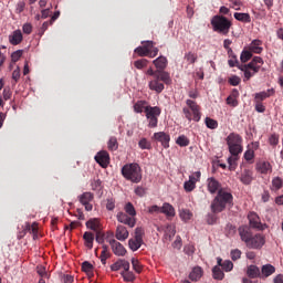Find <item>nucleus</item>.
Masks as SVG:
<instances>
[{"instance_id":"1","label":"nucleus","mask_w":283,"mask_h":283,"mask_svg":"<svg viewBox=\"0 0 283 283\" xmlns=\"http://www.w3.org/2000/svg\"><path fill=\"white\" fill-rule=\"evenodd\" d=\"M208 191L211 193H216L218 191L217 197L211 203L212 213H222L223 209L233 205V195L224 189H220V182H218L213 177L208 178Z\"/></svg>"},{"instance_id":"2","label":"nucleus","mask_w":283,"mask_h":283,"mask_svg":"<svg viewBox=\"0 0 283 283\" xmlns=\"http://www.w3.org/2000/svg\"><path fill=\"white\" fill-rule=\"evenodd\" d=\"M146 75L149 76L148 87L156 94H161L165 90L166 85H171V75L166 71H154V69L149 67L146 71Z\"/></svg>"},{"instance_id":"3","label":"nucleus","mask_w":283,"mask_h":283,"mask_svg":"<svg viewBox=\"0 0 283 283\" xmlns=\"http://www.w3.org/2000/svg\"><path fill=\"white\" fill-rule=\"evenodd\" d=\"M228 64L231 67H239L241 72L244 74V80L243 81H249L251 77L255 76L260 72V69L262 65H264V60L260 56H254L252 61L248 64H241L239 65L238 63V57L235 55H232L230 60L228 61Z\"/></svg>"},{"instance_id":"4","label":"nucleus","mask_w":283,"mask_h":283,"mask_svg":"<svg viewBox=\"0 0 283 283\" xmlns=\"http://www.w3.org/2000/svg\"><path fill=\"white\" fill-rule=\"evenodd\" d=\"M122 176H124L126 180L135 182L136 185L143 180V171L140 166L136 163L126 164L124 167H122Z\"/></svg>"},{"instance_id":"5","label":"nucleus","mask_w":283,"mask_h":283,"mask_svg":"<svg viewBox=\"0 0 283 283\" xmlns=\"http://www.w3.org/2000/svg\"><path fill=\"white\" fill-rule=\"evenodd\" d=\"M211 25L214 32L227 35L231 30V22L223 15H214L211 19Z\"/></svg>"},{"instance_id":"6","label":"nucleus","mask_w":283,"mask_h":283,"mask_svg":"<svg viewBox=\"0 0 283 283\" xmlns=\"http://www.w3.org/2000/svg\"><path fill=\"white\" fill-rule=\"evenodd\" d=\"M227 145L229 147V151L231 156H238L242 154V136L237 133H231L226 138Z\"/></svg>"},{"instance_id":"7","label":"nucleus","mask_w":283,"mask_h":283,"mask_svg":"<svg viewBox=\"0 0 283 283\" xmlns=\"http://www.w3.org/2000/svg\"><path fill=\"white\" fill-rule=\"evenodd\" d=\"M186 105H188L189 108H184V114L187 120H195V123H199L201 118L200 114V106L192 99H187Z\"/></svg>"},{"instance_id":"8","label":"nucleus","mask_w":283,"mask_h":283,"mask_svg":"<svg viewBox=\"0 0 283 283\" xmlns=\"http://www.w3.org/2000/svg\"><path fill=\"white\" fill-rule=\"evenodd\" d=\"M145 114L148 122V127H150V129L158 127V116H160V107L146 106Z\"/></svg>"},{"instance_id":"9","label":"nucleus","mask_w":283,"mask_h":283,"mask_svg":"<svg viewBox=\"0 0 283 283\" xmlns=\"http://www.w3.org/2000/svg\"><path fill=\"white\" fill-rule=\"evenodd\" d=\"M200 176H202L200 171H195L192 175H190L189 180L184 182L185 191L188 193L193 191V189H196V184L200 182Z\"/></svg>"},{"instance_id":"10","label":"nucleus","mask_w":283,"mask_h":283,"mask_svg":"<svg viewBox=\"0 0 283 283\" xmlns=\"http://www.w3.org/2000/svg\"><path fill=\"white\" fill-rule=\"evenodd\" d=\"M266 244V240L262 234H255L250 238V241L247 242L245 247L248 249H262Z\"/></svg>"},{"instance_id":"11","label":"nucleus","mask_w":283,"mask_h":283,"mask_svg":"<svg viewBox=\"0 0 283 283\" xmlns=\"http://www.w3.org/2000/svg\"><path fill=\"white\" fill-rule=\"evenodd\" d=\"M248 220L252 229H259V231H264L266 229V224H262L260 217L255 212H250L248 214Z\"/></svg>"},{"instance_id":"12","label":"nucleus","mask_w":283,"mask_h":283,"mask_svg":"<svg viewBox=\"0 0 283 283\" xmlns=\"http://www.w3.org/2000/svg\"><path fill=\"white\" fill-rule=\"evenodd\" d=\"M255 169L258 174H262L263 176L273 174V166L266 160H259L255 165Z\"/></svg>"},{"instance_id":"13","label":"nucleus","mask_w":283,"mask_h":283,"mask_svg":"<svg viewBox=\"0 0 283 283\" xmlns=\"http://www.w3.org/2000/svg\"><path fill=\"white\" fill-rule=\"evenodd\" d=\"M92 200H94V195L92 192H83L82 195L78 196V201L83 207H85L86 211H92L94 207L92 206Z\"/></svg>"},{"instance_id":"14","label":"nucleus","mask_w":283,"mask_h":283,"mask_svg":"<svg viewBox=\"0 0 283 283\" xmlns=\"http://www.w3.org/2000/svg\"><path fill=\"white\" fill-rule=\"evenodd\" d=\"M116 218L122 224H127V227H130V229L136 227V218L129 217L125 212H118Z\"/></svg>"},{"instance_id":"15","label":"nucleus","mask_w":283,"mask_h":283,"mask_svg":"<svg viewBox=\"0 0 283 283\" xmlns=\"http://www.w3.org/2000/svg\"><path fill=\"white\" fill-rule=\"evenodd\" d=\"M108 243L111 244L112 251L115 255L123 258L125 253H127V250L125 249V247H123L120 242L116 241L115 239L108 240Z\"/></svg>"},{"instance_id":"16","label":"nucleus","mask_w":283,"mask_h":283,"mask_svg":"<svg viewBox=\"0 0 283 283\" xmlns=\"http://www.w3.org/2000/svg\"><path fill=\"white\" fill-rule=\"evenodd\" d=\"M154 138L157 140V143H160L165 149H169V140H171L169 134L158 132L154 134Z\"/></svg>"},{"instance_id":"17","label":"nucleus","mask_w":283,"mask_h":283,"mask_svg":"<svg viewBox=\"0 0 283 283\" xmlns=\"http://www.w3.org/2000/svg\"><path fill=\"white\" fill-rule=\"evenodd\" d=\"M95 160L98 165H101V167H107V165H109V153L101 150L96 154Z\"/></svg>"},{"instance_id":"18","label":"nucleus","mask_w":283,"mask_h":283,"mask_svg":"<svg viewBox=\"0 0 283 283\" xmlns=\"http://www.w3.org/2000/svg\"><path fill=\"white\" fill-rule=\"evenodd\" d=\"M239 235H240V239L242 240V242L245 243V245L253 237V234L251 233V229L247 226L239 227Z\"/></svg>"},{"instance_id":"19","label":"nucleus","mask_w":283,"mask_h":283,"mask_svg":"<svg viewBox=\"0 0 283 283\" xmlns=\"http://www.w3.org/2000/svg\"><path fill=\"white\" fill-rule=\"evenodd\" d=\"M115 238L120 242H125L129 238V231H127L125 226H117Z\"/></svg>"},{"instance_id":"20","label":"nucleus","mask_w":283,"mask_h":283,"mask_svg":"<svg viewBox=\"0 0 283 283\" xmlns=\"http://www.w3.org/2000/svg\"><path fill=\"white\" fill-rule=\"evenodd\" d=\"M23 41V33L21 30H15L9 35V43L11 45H19Z\"/></svg>"},{"instance_id":"21","label":"nucleus","mask_w":283,"mask_h":283,"mask_svg":"<svg viewBox=\"0 0 283 283\" xmlns=\"http://www.w3.org/2000/svg\"><path fill=\"white\" fill-rule=\"evenodd\" d=\"M202 275H205V271L200 266L197 265V266L192 268V270L190 271L189 280H191V282H198V281H200Z\"/></svg>"},{"instance_id":"22","label":"nucleus","mask_w":283,"mask_h":283,"mask_svg":"<svg viewBox=\"0 0 283 283\" xmlns=\"http://www.w3.org/2000/svg\"><path fill=\"white\" fill-rule=\"evenodd\" d=\"M120 269L129 271V261L119 259L111 265V271H120Z\"/></svg>"},{"instance_id":"23","label":"nucleus","mask_w":283,"mask_h":283,"mask_svg":"<svg viewBox=\"0 0 283 283\" xmlns=\"http://www.w3.org/2000/svg\"><path fill=\"white\" fill-rule=\"evenodd\" d=\"M240 181H241L243 185H251V182H253V171H252V170H249V169H244V170L241 172Z\"/></svg>"},{"instance_id":"24","label":"nucleus","mask_w":283,"mask_h":283,"mask_svg":"<svg viewBox=\"0 0 283 283\" xmlns=\"http://www.w3.org/2000/svg\"><path fill=\"white\" fill-rule=\"evenodd\" d=\"M143 43V48H146L147 52L150 53L149 59H156V56H158V48H154V41H146Z\"/></svg>"},{"instance_id":"25","label":"nucleus","mask_w":283,"mask_h":283,"mask_svg":"<svg viewBox=\"0 0 283 283\" xmlns=\"http://www.w3.org/2000/svg\"><path fill=\"white\" fill-rule=\"evenodd\" d=\"M165 234H164V240H167L168 242H171L174 237L176 235V226L174 224H167L165 227Z\"/></svg>"},{"instance_id":"26","label":"nucleus","mask_w":283,"mask_h":283,"mask_svg":"<svg viewBox=\"0 0 283 283\" xmlns=\"http://www.w3.org/2000/svg\"><path fill=\"white\" fill-rule=\"evenodd\" d=\"M161 213L166 216L167 218H174L176 216V209L171 203L165 202L161 207Z\"/></svg>"},{"instance_id":"27","label":"nucleus","mask_w":283,"mask_h":283,"mask_svg":"<svg viewBox=\"0 0 283 283\" xmlns=\"http://www.w3.org/2000/svg\"><path fill=\"white\" fill-rule=\"evenodd\" d=\"M274 94H275V90L270 88L268 91L256 93L254 98L256 102L262 103V101L269 98L270 96H273Z\"/></svg>"},{"instance_id":"28","label":"nucleus","mask_w":283,"mask_h":283,"mask_svg":"<svg viewBox=\"0 0 283 283\" xmlns=\"http://www.w3.org/2000/svg\"><path fill=\"white\" fill-rule=\"evenodd\" d=\"M248 50L254 54H262V40H253L248 46Z\"/></svg>"},{"instance_id":"29","label":"nucleus","mask_w":283,"mask_h":283,"mask_svg":"<svg viewBox=\"0 0 283 283\" xmlns=\"http://www.w3.org/2000/svg\"><path fill=\"white\" fill-rule=\"evenodd\" d=\"M153 63L159 72H165V67H167V57L159 56L156 60H154Z\"/></svg>"},{"instance_id":"30","label":"nucleus","mask_w":283,"mask_h":283,"mask_svg":"<svg viewBox=\"0 0 283 283\" xmlns=\"http://www.w3.org/2000/svg\"><path fill=\"white\" fill-rule=\"evenodd\" d=\"M128 247L130 251H138L140 247H143V239H138L136 237L128 240Z\"/></svg>"},{"instance_id":"31","label":"nucleus","mask_w":283,"mask_h":283,"mask_svg":"<svg viewBox=\"0 0 283 283\" xmlns=\"http://www.w3.org/2000/svg\"><path fill=\"white\" fill-rule=\"evenodd\" d=\"M238 96H240V93L234 88L231 95L228 96L227 104L230 105V107H238Z\"/></svg>"},{"instance_id":"32","label":"nucleus","mask_w":283,"mask_h":283,"mask_svg":"<svg viewBox=\"0 0 283 283\" xmlns=\"http://www.w3.org/2000/svg\"><path fill=\"white\" fill-rule=\"evenodd\" d=\"M248 277L251 280H255V277H260V268L258 265H249L247 270Z\"/></svg>"},{"instance_id":"33","label":"nucleus","mask_w":283,"mask_h":283,"mask_svg":"<svg viewBox=\"0 0 283 283\" xmlns=\"http://www.w3.org/2000/svg\"><path fill=\"white\" fill-rule=\"evenodd\" d=\"M83 238L85 247H87L90 250L94 249V233L85 232Z\"/></svg>"},{"instance_id":"34","label":"nucleus","mask_w":283,"mask_h":283,"mask_svg":"<svg viewBox=\"0 0 283 283\" xmlns=\"http://www.w3.org/2000/svg\"><path fill=\"white\" fill-rule=\"evenodd\" d=\"M86 227L87 229H91V231H95L97 233L101 229V221L98 219H91L86 222Z\"/></svg>"},{"instance_id":"35","label":"nucleus","mask_w":283,"mask_h":283,"mask_svg":"<svg viewBox=\"0 0 283 283\" xmlns=\"http://www.w3.org/2000/svg\"><path fill=\"white\" fill-rule=\"evenodd\" d=\"M179 217L182 220V222H189V220L193 218V212H191V210L189 209H181L179 211Z\"/></svg>"},{"instance_id":"36","label":"nucleus","mask_w":283,"mask_h":283,"mask_svg":"<svg viewBox=\"0 0 283 283\" xmlns=\"http://www.w3.org/2000/svg\"><path fill=\"white\" fill-rule=\"evenodd\" d=\"M261 273L263 277H270V275H273V273H275V266L271 264H265L262 266Z\"/></svg>"},{"instance_id":"37","label":"nucleus","mask_w":283,"mask_h":283,"mask_svg":"<svg viewBox=\"0 0 283 283\" xmlns=\"http://www.w3.org/2000/svg\"><path fill=\"white\" fill-rule=\"evenodd\" d=\"M234 19L241 21V23H251V15L249 13H234Z\"/></svg>"},{"instance_id":"38","label":"nucleus","mask_w":283,"mask_h":283,"mask_svg":"<svg viewBox=\"0 0 283 283\" xmlns=\"http://www.w3.org/2000/svg\"><path fill=\"white\" fill-rule=\"evenodd\" d=\"M212 276L214 280H224V272H222V269H220V266H214L212 269Z\"/></svg>"},{"instance_id":"39","label":"nucleus","mask_w":283,"mask_h":283,"mask_svg":"<svg viewBox=\"0 0 283 283\" xmlns=\"http://www.w3.org/2000/svg\"><path fill=\"white\" fill-rule=\"evenodd\" d=\"M124 211L130 216V218H134L136 216V208H134V205L132 202H127L124 207Z\"/></svg>"},{"instance_id":"40","label":"nucleus","mask_w":283,"mask_h":283,"mask_svg":"<svg viewBox=\"0 0 283 283\" xmlns=\"http://www.w3.org/2000/svg\"><path fill=\"white\" fill-rule=\"evenodd\" d=\"M120 275L122 277H124L125 282H134V280H136L134 272H129V270L128 271L124 270L123 272H120Z\"/></svg>"},{"instance_id":"41","label":"nucleus","mask_w":283,"mask_h":283,"mask_svg":"<svg viewBox=\"0 0 283 283\" xmlns=\"http://www.w3.org/2000/svg\"><path fill=\"white\" fill-rule=\"evenodd\" d=\"M36 273L42 280H48V277H50V275L48 274V270L43 265L36 266Z\"/></svg>"},{"instance_id":"42","label":"nucleus","mask_w":283,"mask_h":283,"mask_svg":"<svg viewBox=\"0 0 283 283\" xmlns=\"http://www.w3.org/2000/svg\"><path fill=\"white\" fill-rule=\"evenodd\" d=\"M145 101H138L135 105H134V112H136V114H143V112L145 111V108H147V106H145Z\"/></svg>"},{"instance_id":"43","label":"nucleus","mask_w":283,"mask_h":283,"mask_svg":"<svg viewBox=\"0 0 283 283\" xmlns=\"http://www.w3.org/2000/svg\"><path fill=\"white\" fill-rule=\"evenodd\" d=\"M176 143L179 145V147H189V138L185 135H180L177 139Z\"/></svg>"},{"instance_id":"44","label":"nucleus","mask_w":283,"mask_h":283,"mask_svg":"<svg viewBox=\"0 0 283 283\" xmlns=\"http://www.w3.org/2000/svg\"><path fill=\"white\" fill-rule=\"evenodd\" d=\"M205 123H206V127H208V129H217V127H218V120H216L213 118L206 117Z\"/></svg>"},{"instance_id":"45","label":"nucleus","mask_w":283,"mask_h":283,"mask_svg":"<svg viewBox=\"0 0 283 283\" xmlns=\"http://www.w3.org/2000/svg\"><path fill=\"white\" fill-rule=\"evenodd\" d=\"M149 63V60L142 59L134 62V65L137 70H144V67H147V64Z\"/></svg>"},{"instance_id":"46","label":"nucleus","mask_w":283,"mask_h":283,"mask_svg":"<svg viewBox=\"0 0 283 283\" xmlns=\"http://www.w3.org/2000/svg\"><path fill=\"white\" fill-rule=\"evenodd\" d=\"M185 59L187 60L188 63L193 64L198 61V54L193 52H188L185 54Z\"/></svg>"},{"instance_id":"47","label":"nucleus","mask_w":283,"mask_h":283,"mask_svg":"<svg viewBox=\"0 0 283 283\" xmlns=\"http://www.w3.org/2000/svg\"><path fill=\"white\" fill-rule=\"evenodd\" d=\"M269 144H270L272 147H277V145L280 144V135H277V134H272V135L269 137Z\"/></svg>"},{"instance_id":"48","label":"nucleus","mask_w":283,"mask_h":283,"mask_svg":"<svg viewBox=\"0 0 283 283\" xmlns=\"http://www.w3.org/2000/svg\"><path fill=\"white\" fill-rule=\"evenodd\" d=\"M108 149H111V151H116V149H118V140L116 139V137L109 138Z\"/></svg>"},{"instance_id":"49","label":"nucleus","mask_w":283,"mask_h":283,"mask_svg":"<svg viewBox=\"0 0 283 283\" xmlns=\"http://www.w3.org/2000/svg\"><path fill=\"white\" fill-rule=\"evenodd\" d=\"M221 269H223L226 273L233 271V262H231V260L223 261Z\"/></svg>"},{"instance_id":"50","label":"nucleus","mask_w":283,"mask_h":283,"mask_svg":"<svg viewBox=\"0 0 283 283\" xmlns=\"http://www.w3.org/2000/svg\"><path fill=\"white\" fill-rule=\"evenodd\" d=\"M282 185H283V181H282V178L280 177H275L273 180H272V187L273 189H275L276 191L279 189H282Z\"/></svg>"},{"instance_id":"51","label":"nucleus","mask_w":283,"mask_h":283,"mask_svg":"<svg viewBox=\"0 0 283 283\" xmlns=\"http://www.w3.org/2000/svg\"><path fill=\"white\" fill-rule=\"evenodd\" d=\"M251 56H253L252 52L249 50V51H242L241 53V63H247V61H250Z\"/></svg>"},{"instance_id":"52","label":"nucleus","mask_w":283,"mask_h":283,"mask_svg":"<svg viewBox=\"0 0 283 283\" xmlns=\"http://www.w3.org/2000/svg\"><path fill=\"white\" fill-rule=\"evenodd\" d=\"M148 213H150V216L163 213L161 207L156 205L150 206L148 207Z\"/></svg>"},{"instance_id":"53","label":"nucleus","mask_w":283,"mask_h":283,"mask_svg":"<svg viewBox=\"0 0 283 283\" xmlns=\"http://www.w3.org/2000/svg\"><path fill=\"white\" fill-rule=\"evenodd\" d=\"M230 255H231V260L235 262V260H240V258H242V251H240V249L231 250Z\"/></svg>"},{"instance_id":"54","label":"nucleus","mask_w":283,"mask_h":283,"mask_svg":"<svg viewBox=\"0 0 283 283\" xmlns=\"http://www.w3.org/2000/svg\"><path fill=\"white\" fill-rule=\"evenodd\" d=\"M29 231L33 234V240H36L39 235V224L36 222L32 223V226L29 228Z\"/></svg>"},{"instance_id":"55","label":"nucleus","mask_w":283,"mask_h":283,"mask_svg":"<svg viewBox=\"0 0 283 283\" xmlns=\"http://www.w3.org/2000/svg\"><path fill=\"white\" fill-rule=\"evenodd\" d=\"M138 146L142 149H151V143H149V140H147V138H142L138 143Z\"/></svg>"},{"instance_id":"56","label":"nucleus","mask_w":283,"mask_h":283,"mask_svg":"<svg viewBox=\"0 0 283 283\" xmlns=\"http://www.w3.org/2000/svg\"><path fill=\"white\" fill-rule=\"evenodd\" d=\"M135 53L138 54V56H149V52H147V48L138 46L135 49Z\"/></svg>"},{"instance_id":"57","label":"nucleus","mask_w":283,"mask_h":283,"mask_svg":"<svg viewBox=\"0 0 283 283\" xmlns=\"http://www.w3.org/2000/svg\"><path fill=\"white\" fill-rule=\"evenodd\" d=\"M93 269H94V265H92V263L87 261H84L82 263V271H84V273H92Z\"/></svg>"},{"instance_id":"58","label":"nucleus","mask_w":283,"mask_h":283,"mask_svg":"<svg viewBox=\"0 0 283 283\" xmlns=\"http://www.w3.org/2000/svg\"><path fill=\"white\" fill-rule=\"evenodd\" d=\"M132 265L136 273H140V271H143V266L140 265V262L137 259H132Z\"/></svg>"},{"instance_id":"59","label":"nucleus","mask_w":283,"mask_h":283,"mask_svg":"<svg viewBox=\"0 0 283 283\" xmlns=\"http://www.w3.org/2000/svg\"><path fill=\"white\" fill-rule=\"evenodd\" d=\"M21 56H23V51L22 50H18V51H15V52H13L11 54V61L13 63H17V61H19V59H21Z\"/></svg>"},{"instance_id":"60","label":"nucleus","mask_w":283,"mask_h":283,"mask_svg":"<svg viewBox=\"0 0 283 283\" xmlns=\"http://www.w3.org/2000/svg\"><path fill=\"white\" fill-rule=\"evenodd\" d=\"M244 158L248 163H250V160H253V158H255V153L248 148L244 153Z\"/></svg>"},{"instance_id":"61","label":"nucleus","mask_w":283,"mask_h":283,"mask_svg":"<svg viewBox=\"0 0 283 283\" xmlns=\"http://www.w3.org/2000/svg\"><path fill=\"white\" fill-rule=\"evenodd\" d=\"M24 10H25V2L19 1L15 7L17 14H21V12H23Z\"/></svg>"},{"instance_id":"62","label":"nucleus","mask_w":283,"mask_h":283,"mask_svg":"<svg viewBox=\"0 0 283 283\" xmlns=\"http://www.w3.org/2000/svg\"><path fill=\"white\" fill-rule=\"evenodd\" d=\"M240 77L238 75L231 76L229 78V83L230 85H232L233 87H237V85H240Z\"/></svg>"},{"instance_id":"63","label":"nucleus","mask_w":283,"mask_h":283,"mask_svg":"<svg viewBox=\"0 0 283 283\" xmlns=\"http://www.w3.org/2000/svg\"><path fill=\"white\" fill-rule=\"evenodd\" d=\"M184 253H186V255H193V253H196V248H193V245H186L184 248Z\"/></svg>"},{"instance_id":"64","label":"nucleus","mask_w":283,"mask_h":283,"mask_svg":"<svg viewBox=\"0 0 283 283\" xmlns=\"http://www.w3.org/2000/svg\"><path fill=\"white\" fill-rule=\"evenodd\" d=\"M143 235H145V230L143 228H136L134 238L143 240Z\"/></svg>"}]
</instances>
